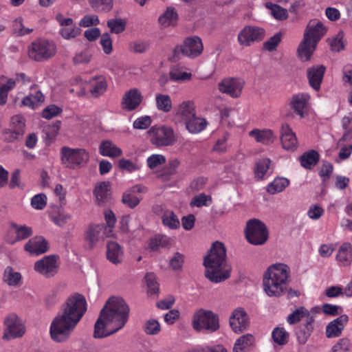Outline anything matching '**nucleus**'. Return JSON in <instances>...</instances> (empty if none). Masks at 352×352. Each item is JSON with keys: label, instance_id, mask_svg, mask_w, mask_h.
Wrapping results in <instances>:
<instances>
[{"label": "nucleus", "instance_id": "obj_57", "mask_svg": "<svg viewBox=\"0 0 352 352\" xmlns=\"http://www.w3.org/2000/svg\"><path fill=\"white\" fill-rule=\"evenodd\" d=\"M147 165L151 169H154L166 162V157L160 154H153L149 156L146 160Z\"/></svg>", "mask_w": 352, "mask_h": 352}, {"label": "nucleus", "instance_id": "obj_37", "mask_svg": "<svg viewBox=\"0 0 352 352\" xmlns=\"http://www.w3.org/2000/svg\"><path fill=\"white\" fill-rule=\"evenodd\" d=\"M312 316L309 314V311L303 307H300L293 311L287 318V322L289 324H294L301 320H307L309 317H311Z\"/></svg>", "mask_w": 352, "mask_h": 352}, {"label": "nucleus", "instance_id": "obj_1", "mask_svg": "<svg viewBox=\"0 0 352 352\" xmlns=\"http://www.w3.org/2000/svg\"><path fill=\"white\" fill-rule=\"evenodd\" d=\"M129 307L120 297H111L101 309L95 326L94 337L103 338L122 329L129 319Z\"/></svg>", "mask_w": 352, "mask_h": 352}, {"label": "nucleus", "instance_id": "obj_42", "mask_svg": "<svg viewBox=\"0 0 352 352\" xmlns=\"http://www.w3.org/2000/svg\"><path fill=\"white\" fill-rule=\"evenodd\" d=\"M91 8L98 12H109L113 6V0H89Z\"/></svg>", "mask_w": 352, "mask_h": 352}, {"label": "nucleus", "instance_id": "obj_40", "mask_svg": "<svg viewBox=\"0 0 352 352\" xmlns=\"http://www.w3.org/2000/svg\"><path fill=\"white\" fill-rule=\"evenodd\" d=\"M161 219L163 225L170 229H176L179 226V219L172 210H164Z\"/></svg>", "mask_w": 352, "mask_h": 352}, {"label": "nucleus", "instance_id": "obj_14", "mask_svg": "<svg viewBox=\"0 0 352 352\" xmlns=\"http://www.w3.org/2000/svg\"><path fill=\"white\" fill-rule=\"evenodd\" d=\"M245 81L239 77H227L222 79L218 83L219 91L232 98L241 96L244 87Z\"/></svg>", "mask_w": 352, "mask_h": 352}, {"label": "nucleus", "instance_id": "obj_30", "mask_svg": "<svg viewBox=\"0 0 352 352\" xmlns=\"http://www.w3.org/2000/svg\"><path fill=\"white\" fill-rule=\"evenodd\" d=\"M314 318L313 316L309 317L307 320H305V322L298 327L296 333L299 343L305 344L307 342L314 329Z\"/></svg>", "mask_w": 352, "mask_h": 352}, {"label": "nucleus", "instance_id": "obj_19", "mask_svg": "<svg viewBox=\"0 0 352 352\" xmlns=\"http://www.w3.org/2000/svg\"><path fill=\"white\" fill-rule=\"evenodd\" d=\"M104 228L103 224L90 225L87 228L83 236L85 249L90 250L94 248L102 236V232H104Z\"/></svg>", "mask_w": 352, "mask_h": 352}, {"label": "nucleus", "instance_id": "obj_33", "mask_svg": "<svg viewBox=\"0 0 352 352\" xmlns=\"http://www.w3.org/2000/svg\"><path fill=\"white\" fill-rule=\"evenodd\" d=\"M176 114L185 122L196 114L194 102L190 100L182 102L178 106Z\"/></svg>", "mask_w": 352, "mask_h": 352}, {"label": "nucleus", "instance_id": "obj_26", "mask_svg": "<svg viewBox=\"0 0 352 352\" xmlns=\"http://www.w3.org/2000/svg\"><path fill=\"white\" fill-rule=\"evenodd\" d=\"M249 136L254 138L256 142L265 145L272 144L276 140L274 132L267 129H254L249 132Z\"/></svg>", "mask_w": 352, "mask_h": 352}, {"label": "nucleus", "instance_id": "obj_27", "mask_svg": "<svg viewBox=\"0 0 352 352\" xmlns=\"http://www.w3.org/2000/svg\"><path fill=\"white\" fill-rule=\"evenodd\" d=\"M254 344V337L250 333L245 334L236 340L233 352H249Z\"/></svg>", "mask_w": 352, "mask_h": 352}, {"label": "nucleus", "instance_id": "obj_59", "mask_svg": "<svg viewBox=\"0 0 352 352\" xmlns=\"http://www.w3.org/2000/svg\"><path fill=\"white\" fill-rule=\"evenodd\" d=\"M107 26L111 32L119 34L125 29V23L120 19H111L107 21Z\"/></svg>", "mask_w": 352, "mask_h": 352}, {"label": "nucleus", "instance_id": "obj_36", "mask_svg": "<svg viewBox=\"0 0 352 352\" xmlns=\"http://www.w3.org/2000/svg\"><path fill=\"white\" fill-rule=\"evenodd\" d=\"M177 20V14L175 8L169 7L160 15L158 21L164 28L175 25Z\"/></svg>", "mask_w": 352, "mask_h": 352}, {"label": "nucleus", "instance_id": "obj_54", "mask_svg": "<svg viewBox=\"0 0 352 352\" xmlns=\"http://www.w3.org/2000/svg\"><path fill=\"white\" fill-rule=\"evenodd\" d=\"M144 329L148 335H156L161 329L159 322L155 319H150L146 321Z\"/></svg>", "mask_w": 352, "mask_h": 352}, {"label": "nucleus", "instance_id": "obj_32", "mask_svg": "<svg viewBox=\"0 0 352 352\" xmlns=\"http://www.w3.org/2000/svg\"><path fill=\"white\" fill-rule=\"evenodd\" d=\"M337 261L343 266H347L352 261V245L349 243H343L338 249L336 254Z\"/></svg>", "mask_w": 352, "mask_h": 352}, {"label": "nucleus", "instance_id": "obj_7", "mask_svg": "<svg viewBox=\"0 0 352 352\" xmlns=\"http://www.w3.org/2000/svg\"><path fill=\"white\" fill-rule=\"evenodd\" d=\"M86 311V299L84 296L78 293L70 295L61 308V313L72 318L78 322L81 320Z\"/></svg>", "mask_w": 352, "mask_h": 352}, {"label": "nucleus", "instance_id": "obj_49", "mask_svg": "<svg viewBox=\"0 0 352 352\" xmlns=\"http://www.w3.org/2000/svg\"><path fill=\"white\" fill-rule=\"evenodd\" d=\"M270 164L271 161L268 158L262 159L258 161L254 171L256 178L258 179H263L265 175L270 168Z\"/></svg>", "mask_w": 352, "mask_h": 352}, {"label": "nucleus", "instance_id": "obj_39", "mask_svg": "<svg viewBox=\"0 0 352 352\" xmlns=\"http://www.w3.org/2000/svg\"><path fill=\"white\" fill-rule=\"evenodd\" d=\"M289 184V182L287 179L277 177L267 185V191L271 195H274L282 192Z\"/></svg>", "mask_w": 352, "mask_h": 352}, {"label": "nucleus", "instance_id": "obj_46", "mask_svg": "<svg viewBox=\"0 0 352 352\" xmlns=\"http://www.w3.org/2000/svg\"><path fill=\"white\" fill-rule=\"evenodd\" d=\"M104 219L107 223V226L104 228V235L106 237L111 236L113 234V228L116 222V218L114 213L110 210H107L104 212Z\"/></svg>", "mask_w": 352, "mask_h": 352}, {"label": "nucleus", "instance_id": "obj_45", "mask_svg": "<svg viewBox=\"0 0 352 352\" xmlns=\"http://www.w3.org/2000/svg\"><path fill=\"white\" fill-rule=\"evenodd\" d=\"M265 7L270 10L271 14L277 20H285L288 16L287 10L280 6L267 2Z\"/></svg>", "mask_w": 352, "mask_h": 352}, {"label": "nucleus", "instance_id": "obj_18", "mask_svg": "<svg viewBox=\"0 0 352 352\" xmlns=\"http://www.w3.org/2000/svg\"><path fill=\"white\" fill-rule=\"evenodd\" d=\"M32 234V230L30 227L12 222L6 235V240L9 243L14 244L17 241L27 239Z\"/></svg>", "mask_w": 352, "mask_h": 352}, {"label": "nucleus", "instance_id": "obj_21", "mask_svg": "<svg viewBox=\"0 0 352 352\" xmlns=\"http://www.w3.org/2000/svg\"><path fill=\"white\" fill-rule=\"evenodd\" d=\"M280 141L283 148L287 151H294L298 146L296 135L287 123H284L281 126Z\"/></svg>", "mask_w": 352, "mask_h": 352}, {"label": "nucleus", "instance_id": "obj_5", "mask_svg": "<svg viewBox=\"0 0 352 352\" xmlns=\"http://www.w3.org/2000/svg\"><path fill=\"white\" fill-rule=\"evenodd\" d=\"M78 323L60 312L52 321L50 331L52 339L57 342L67 340Z\"/></svg>", "mask_w": 352, "mask_h": 352}, {"label": "nucleus", "instance_id": "obj_16", "mask_svg": "<svg viewBox=\"0 0 352 352\" xmlns=\"http://www.w3.org/2000/svg\"><path fill=\"white\" fill-rule=\"evenodd\" d=\"M265 36V30L256 26H245L239 33L237 40L240 45L250 46L254 42L261 41Z\"/></svg>", "mask_w": 352, "mask_h": 352}, {"label": "nucleus", "instance_id": "obj_63", "mask_svg": "<svg viewBox=\"0 0 352 352\" xmlns=\"http://www.w3.org/2000/svg\"><path fill=\"white\" fill-rule=\"evenodd\" d=\"M281 40V34H276L263 43L264 48L270 52L274 50Z\"/></svg>", "mask_w": 352, "mask_h": 352}, {"label": "nucleus", "instance_id": "obj_8", "mask_svg": "<svg viewBox=\"0 0 352 352\" xmlns=\"http://www.w3.org/2000/svg\"><path fill=\"white\" fill-rule=\"evenodd\" d=\"M192 324L196 331L206 329L213 332L219 328V318L211 311L200 309L193 316Z\"/></svg>", "mask_w": 352, "mask_h": 352}, {"label": "nucleus", "instance_id": "obj_10", "mask_svg": "<svg viewBox=\"0 0 352 352\" xmlns=\"http://www.w3.org/2000/svg\"><path fill=\"white\" fill-rule=\"evenodd\" d=\"M245 235L250 243L256 245L264 244L268 238L265 224L258 219H252L247 223Z\"/></svg>", "mask_w": 352, "mask_h": 352}, {"label": "nucleus", "instance_id": "obj_55", "mask_svg": "<svg viewBox=\"0 0 352 352\" xmlns=\"http://www.w3.org/2000/svg\"><path fill=\"white\" fill-rule=\"evenodd\" d=\"M148 287V292L151 294H155L159 290V284L156 280V277L153 274H147L145 276Z\"/></svg>", "mask_w": 352, "mask_h": 352}, {"label": "nucleus", "instance_id": "obj_20", "mask_svg": "<svg viewBox=\"0 0 352 352\" xmlns=\"http://www.w3.org/2000/svg\"><path fill=\"white\" fill-rule=\"evenodd\" d=\"M309 100L308 94L299 93L291 98L289 105L296 115L303 118L308 111Z\"/></svg>", "mask_w": 352, "mask_h": 352}, {"label": "nucleus", "instance_id": "obj_52", "mask_svg": "<svg viewBox=\"0 0 352 352\" xmlns=\"http://www.w3.org/2000/svg\"><path fill=\"white\" fill-rule=\"evenodd\" d=\"M11 123L16 135H22L24 133L25 119L22 116H14L11 119Z\"/></svg>", "mask_w": 352, "mask_h": 352}, {"label": "nucleus", "instance_id": "obj_41", "mask_svg": "<svg viewBox=\"0 0 352 352\" xmlns=\"http://www.w3.org/2000/svg\"><path fill=\"white\" fill-rule=\"evenodd\" d=\"M170 78L174 82H185L190 80L192 78V74L184 71L182 67H174L169 73Z\"/></svg>", "mask_w": 352, "mask_h": 352}, {"label": "nucleus", "instance_id": "obj_38", "mask_svg": "<svg viewBox=\"0 0 352 352\" xmlns=\"http://www.w3.org/2000/svg\"><path fill=\"white\" fill-rule=\"evenodd\" d=\"M300 160V164L304 168L311 169L318 163L319 154L316 151L311 150L302 155Z\"/></svg>", "mask_w": 352, "mask_h": 352}, {"label": "nucleus", "instance_id": "obj_3", "mask_svg": "<svg viewBox=\"0 0 352 352\" xmlns=\"http://www.w3.org/2000/svg\"><path fill=\"white\" fill-rule=\"evenodd\" d=\"M290 270L284 263L271 265L263 276V291L269 297H280L284 295L289 281Z\"/></svg>", "mask_w": 352, "mask_h": 352}, {"label": "nucleus", "instance_id": "obj_43", "mask_svg": "<svg viewBox=\"0 0 352 352\" xmlns=\"http://www.w3.org/2000/svg\"><path fill=\"white\" fill-rule=\"evenodd\" d=\"M43 100L44 96L43 94L40 91H37L35 94H32L25 97L22 100V104L30 108L35 109L38 107Z\"/></svg>", "mask_w": 352, "mask_h": 352}, {"label": "nucleus", "instance_id": "obj_15", "mask_svg": "<svg viewBox=\"0 0 352 352\" xmlns=\"http://www.w3.org/2000/svg\"><path fill=\"white\" fill-rule=\"evenodd\" d=\"M58 258L55 255L46 256L34 263V270L46 278L53 277L58 272Z\"/></svg>", "mask_w": 352, "mask_h": 352}, {"label": "nucleus", "instance_id": "obj_11", "mask_svg": "<svg viewBox=\"0 0 352 352\" xmlns=\"http://www.w3.org/2000/svg\"><path fill=\"white\" fill-rule=\"evenodd\" d=\"M61 155L63 164L70 168H75L87 163L89 158V153L83 148L63 147Z\"/></svg>", "mask_w": 352, "mask_h": 352}, {"label": "nucleus", "instance_id": "obj_13", "mask_svg": "<svg viewBox=\"0 0 352 352\" xmlns=\"http://www.w3.org/2000/svg\"><path fill=\"white\" fill-rule=\"evenodd\" d=\"M4 324L3 338L5 339L21 338L25 333V327L23 320L14 313H10L5 318Z\"/></svg>", "mask_w": 352, "mask_h": 352}, {"label": "nucleus", "instance_id": "obj_53", "mask_svg": "<svg viewBox=\"0 0 352 352\" xmlns=\"http://www.w3.org/2000/svg\"><path fill=\"white\" fill-rule=\"evenodd\" d=\"M351 344L349 339L341 338L331 347L330 352H350Z\"/></svg>", "mask_w": 352, "mask_h": 352}, {"label": "nucleus", "instance_id": "obj_61", "mask_svg": "<svg viewBox=\"0 0 352 352\" xmlns=\"http://www.w3.org/2000/svg\"><path fill=\"white\" fill-rule=\"evenodd\" d=\"M208 201H211L210 196H208L204 193H201L192 199L190 206L199 208L204 206H208Z\"/></svg>", "mask_w": 352, "mask_h": 352}, {"label": "nucleus", "instance_id": "obj_2", "mask_svg": "<svg viewBox=\"0 0 352 352\" xmlns=\"http://www.w3.org/2000/svg\"><path fill=\"white\" fill-rule=\"evenodd\" d=\"M226 250L221 242L212 243L204 259L206 277L211 282L219 283L230 276L231 266L226 259Z\"/></svg>", "mask_w": 352, "mask_h": 352}, {"label": "nucleus", "instance_id": "obj_62", "mask_svg": "<svg viewBox=\"0 0 352 352\" xmlns=\"http://www.w3.org/2000/svg\"><path fill=\"white\" fill-rule=\"evenodd\" d=\"M324 214L323 208L318 204H312L309 206L307 215L313 220L319 219Z\"/></svg>", "mask_w": 352, "mask_h": 352}, {"label": "nucleus", "instance_id": "obj_48", "mask_svg": "<svg viewBox=\"0 0 352 352\" xmlns=\"http://www.w3.org/2000/svg\"><path fill=\"white\" fill-rule=\"evenodd\" d=\"M59 32L65 39L69 40L76 37L80 33V29L76 27L74 23L63 26Z\"/></svg>", "mask_w": 352, "mask_h": 352}, {"label": "nucleus", "instance_id": "obj_50", "mask_svg": "<svg viewBox=\"0 0 352 352\" xmlns=\"http://www.w3.org/2000/svg\"><path fill=\"white\" fill-rule=\"evenodd\" d=\"M21 276L20 273L14 272L11 267H8L4 272V280L9 285H16L21 280Z\"/></svg>", "mask_w": 352, "mask_h": 352}, {"label": "nucleus", "instance_id": "obj_44", "mask_svg": "<svg viewBox=\"0 0 352 352\" xmlns=\"http://www.w3.org/2000/svg\"><path fill=\"white\" fill-rule=\"evenodd\" d=\"M272 340L279 346L285 345L289 339V333L283 327H276L272 333Z\"/></svg>", "mask_w": 352, "mask_h": 352}, {"label": "nucleus", "instance_id": "obj_9", "mask_svg": "<svg viewBox=\"0 0 352 352\" xmlns=\"http://www.w3.org/2000/svg\"><path fill=\"white\" fill-rule=\"evenodd\" d=\"M204 51V45L201 39L197 36L187 37L183 43L174 49L175 56L182 54L190 58H195L200 56Z\"/></svg>", "mask_w": 352, "mask_h": 352}, {"label": "nucleus", "instance_id": "obj_56", "mask_svg": "<svg viewBox=\"0 0 352 352\" xmlns=\"http://www.w3.org/2000/svg\"><path fill=\"white\" fill-rule=\"evenodd\" d=\"M50 218L56 225L63 226L69 221L70 215L63 212L58 211L57 212L52 213L50 215Z\"/></svg>", "mask_w": 352, "mask_h": 352}, {"label": "nucleus", "instance_id": "obj_35", "mask_svg": "<svg viewBox=\"0 0 352 352\" xmlns=\"http://www.w3.org/2000/svg\"><path fill=\"white\" fill-rule=\"evenodd\" d=\"M109 185L108 182H102L98 184L94 189V193L98 205H102L110 199Z\"/></svg>", "mask_w": 352, "mask_h": 352}, {"label": "nucleus", "instance_id": "obj_23", "mask_svg": "<svg viewBox=\"0 0 352 352\" xmlns=\"http://www.w3.org/2000/svg\"><path fill=\"white\" fill-rule=\"evenodd\" d=\"M325 67L323 65H315L307 69V76L309 85L315 90H319L322 82Z\"/></svg>", "mask_w": 352, "mask_h": 352}, {"label": "nucleus", "instance_id": "obj_29", "mask_svg": "<svg viewBox=\"0 0 352 352\" xmlns=\"http://www.w3.org/2000/svg\"><path fill=\"white\" fill-rule=\"evenodd\" d=\"M107 257L110 262L115 265L122 261L123 252L118 243L110 241L107 243Z\"/></svg>", "mask_w": 352, "mask_h": 352}, {"label": "nucleus", "instance_id": "obj_47", "mask_svg": "<svg viewBox=\"0 0 352 352\" xmlns=\"http://www.w3.org/2000/svg\"><path fill=\"white\" fill-rule=\"evenodd\" d=\"M157 108L164 112H169L172 108V101L168 95L157 94L155 98Z\"/></svg>", "mask_w": 352, "mask_h": 352}, {"label": "nucleus", "instance_id": "obj_64", "mask_svg": "<svg viewBox=\"0 0 352 352\" xmlns=\"http://www.w3.org/2000/svg\"><path fill=\"white\" fill-rule=\"evenodd\" d=\"M151 118L150 116H145L136 119L133 122V127L138 129H146L151 124Z\"/></svg>", "mask_w": 352, "mask_h": 352}, {"label": "nucleus", "instance_id": "obj_17", "mask_svg": "<svg viewBox=\"0 0 352 352\" xmlns=\"http://www.w3.org/2000/svg\"><path fill=\"white\" fill-rule=\"evenodd\" d=\"M229 323L232 331L236 333H240L246 330L249 325V319L244 309L241 307L235 309L230 316Z\"/></svg>", "mask_w": 352, "mask_h": 352}, {"label": "nucleus", "instance_id": "obj_6", "mask_svg": "<svg viewBox=\"0 0 352 352\" xmlns=\"http://www.w3.org/2000/svg\"><path fill=\"white\" fill-rule=\"evenodd\" d=\"M56 52L54 42L38 38L28 46V54L30 59L35 61H43L53 57Z\"/></svg>", "mask_w": 352, "mask_h": 352}, {"label": "nucleus", "instance_id": "obj_4", "mask_svg": "<svg viewBox=\"0 0 352 352\" xmlns=\"http://www.w3.org/2000/svg\"><path fill=\"white\" fill-rule=\"evenodd\" d=\"M326 32V28L320 21L314 20L309 22L297 50L298 56L302 60L307 61L311 58L318 43Z\"/></svg>", "mask_w": 352, "mask_h": 352}, {"label": "nucleus", "instance_id": "obj_58", "mask_svg": "<svg viewBox=\"0 0 352 352\" xmlns=\"http://www.w3.org/2000/svg\"><path fill=\"white\" fill-rule=\"evenodd\" d=\"M47 204V197L45 194L34 195L31 199V206L36 210H43Z\"/></svg>", "mask_w": 352, "mask_h": 352}, {"label": "nucleus", "instance_id": "obj_28", "mask_svg": "<svg viewBox=\"0 0 352 352\" xmlns=\"http://www.w3.org/2000/svg\"><path fill=\"white\" fill-rule=\"evenodd\" d=\"M89 91L94 97L102 95L107 87L106 78L103 76H96L91 78L89 82Z\"/></svg>", "mask_w": 352, "mask_h": 352}, {"label": "nucleus", "instance_id": "obj_25", "mask_svg": "<svg viewBox=\"0 0 352 352\" xmlns=\"http://www.w3.org/2000/svg\"><path fill=\"white\" fill-rule=\"evenodd\" d=\"M142 96L137 89H131L127 91L123 98V107L129 111L136 109L142 102Z\"/></svg>", "mask_w": 352, "mask_h": 352}, {"label": "nucleus", "instance_id": "obj_12", "mask_svg": "<svg viewBox=\"0 0 352 352\" xmlns=\"http://www.w3.org/2000/svg\"><path fill=\"white\" fill-rule=\"evenodd\" d=\"M150 141L156 146H167L173 144L176 140L173 130L168 126H153L148 131Z\"/></svg>", "mask_w": 352, "mask_h": 352}, {"label": "nucleus", "instance_id": "obj_24", "mask_svg": "<svg viewBox=\"0 0 352 352\" xmlns=\"http://www.w3.org/2000/svg\"><path fill=\"white\" fill-rule=\"evenodd\" d=\"M24 249L31 254H41L47 252V242L42 236H35L28 241Z\"/></svg>", "mask_w": 352, "mask_h": 352}, {"label": "nucleus", "instance_id": "obj_51", "mask_svg": "<svg viewBox=\"0 0 352 352\" xmlns=\"http://www.w3.org/2000/svg\"><path fill=\"white\" fill-rule=\"evenodd\" d=\"M13 33L17 36L29 34L33 32V29L25 28L22 18H17L13 21Z\"/></svg>", "mask_w": 352, "mask_h": 352}, {"label": "nucleus", "instance_id": "obj_22", "mask_svg": "<svg viewBox=\"0 0 352 352\" xmlns=\"http://www.w3.org/2000/svg\"><path fill=\"white\" fill-rule=\"evenodd\" d=\"M348 320V316L344 314L329 322L326 328L327 337L336 338L340 336Z\"/></svg>", "mask_w": 352, "mask_h": 352}, {"label": "nucleus", "instance_id": "obj_60", "mask_svg": "<svg viewBox=\"0 0 352 352\" xmlns=\"http://www.w3.org/2000/svg\"><path fill=\"white\" fill-rule=\"evenodd\" d=\"M62 112L61 108L56 105L51 104L45 108L42 112V116L46 119H52Z\"/></svg>", "mask_w": 352, "mask_h": 352}, {"label": "nucleus", "instance_id": "obj_34", "mask_svg": "<svg viewBox=\"0 0 352 352\" xmlns=\"http://www.w3.org/2000/svg\"><path fill=\"white\" fill-rule=\"evenodd\" d=\"M186 129L190 133H198L202 131L207 125V122L205 119L197 117L196 114L185 122Z\"/></svg>", "mask_w": 352, "mask_h": 352}, {"label": "nucleus", "instance_id": "obj_31", "mask_svg": "<svg viewBox=\"0 0 352 352\" xmlns=\"http://www.w3.org/2000/svg\"><path fill=\"white\" fill-rule=\"evenodd\" d=\"M100 153L105 157L116 158L122 155V151L109 140L102 141L99 146Z\"/></svg>", "mask_w": 352, "mask_h": 352}]
</instances>
